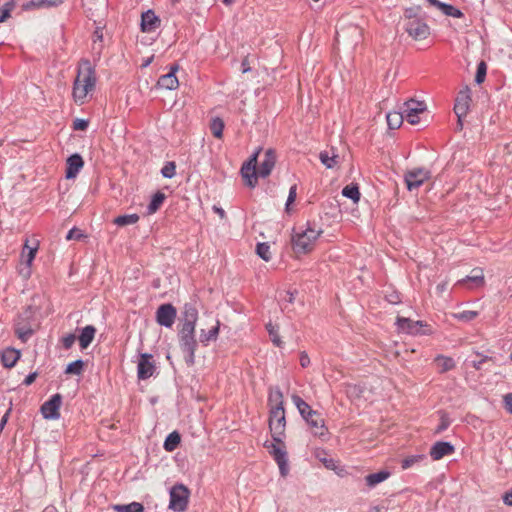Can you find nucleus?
I'll use <instances>...</instances> for the list:
<instances>
[{
	"label": "nucleus",
	"mask_w": 512,
	"mask_h": 512,
	"mask_svg": "<svg viewBox=\"0 0 512 512\" xmlns=\"http://www.w3.org/2000/svg\"><path fill=\"white\" fill-rule=\"evenodd\" d=\"M89 125L88 120L85 119H75L73 121V129L74 130H86Z\"/></svg>",
	"instance_id": "53"
},
{
	"label": "nucleus",
	"mask_w": 512,
	"mask_h": 512,
	"mask_svg": "<svg viewBox=\"0 0 512 512\" xmlns=\"http://www.w3.org/2000/svg\"><path fill=\"white\" fill-rule=\"evenodd\" d=\"M198 320V310L192 304H185L180 329L178 331L179 345L185 354L184 360L187 366L195 364V352L198 346L195 338L196 322Z\"/></svg>",
	"instance_id": "1"
},
{
	"label": "nucleus",
	"mask_w": 512,
	"mask_h": 512,
	"mask_svg": "<svg viewBox=\"0 0 512 512\" xmlns=\"http://www.w3.org/2000/svg\"><path fill=\"white\" fill-rule=\"evenodd\" d=\"M165 194L158 191L156 192L153 196H152V199L147 207V211L149 214H153L155 213L159 208L160 206L163 204L164 200H165Z\"/></svg>",
	"instance_id": "33"
},
{
	"label": "nucleus",
	"mask_w": 512,
	"mask_h": 512,
	"mask_svg": "<svg viewBox=\"0 0 512 512\" xmlns=\"http://www.w3.org/2000/svg\"><path fill=\"white\" fill-rule=\"evenodd\" d=\"M241 176L245 181V184L250 187L254 188L258 183V172L255 167L248 166L246 164H243L241 167Z\"/></svg>",
	"instance_id": "24"
},
{
	"label": "nucleus",
	"mask_w": 512,
	"mask_h": 512,
	"mask_svg": "<svg viewBox=\"0 0 512 512\" xmlns=\"http://www.w3.org/2000/svg\"><path fill=\"white\" fill-rule=\"evenodd\" d=\"M32 321L33 312L31 307H27L25 311L20 313L14 321V333L23 343L27 342L34 334Z\"/></svg>",
	"instance_id": "6"
},
{
	"label": "nucleus",
	"mask_w": 512,
	"mask_h": 512,
	"mask_svg": "<svg viewBox=\"0 0 512 512\" xmlns=\"http://www.w3.org/2000/svg\"><path fill=\"white\" fill-rule=\"evenodd\" d=\"M241 67H242V72L243 73H247V72H249L251 70L250 65H249V61H248V57H245L242 60Z\"/></svg>",
	"instance_id": "60"
},
{
	"label": "nucleus",
	"mask_w": 512,
	"mask_h": 512,
	"mask_svg": "<svg viewBox=\"0 0 512 512\" xmlns=\"http://www.w3.org/2000/svg\"><path fill=\"white\" fill-rule=\"evenodd\" d=\"M276 163V156L274 152L269 149L266 151L263 161L257 169L258 175L261 178H266L270 175Z\"/></svg>",
	"instance_id": "21"
},
{
	"label": "nucleus",
	"mask_w": 512,
	"mask_h": 512,
	"mask_svg": "<svg viewBox=\"0 0 512 512\" xmlns=\"http://www.w3.org/2000/svg\"><path fill=\"white\" fill-rule=\"evenodd\" d=\"M176 315V308L172 304H162L156 311V321L159 325L170 328L175 322Z\"/></svg>",
	"instance_id": "14"
},
{
	"label": "nucleus",
	"mask_w": 512,
	"mask_h": 512,
	"mask_svg": "<svg viewBox=\"0 0 512 512\" xmlns=\"http://www.w3.org/2000/svg\"><path fill=\"white\" fill-rule=\"evenodd\" d=\"M429 2L430 5L436 7L437 9H440L441 5L443 4V2L439 1V0H427Z\"/></svg>",
	"instance_id": "61"
},
{
	"label": "nucleus",
	"mask_w": 512,
	"mask_h": 512,
	"mask_svg": "<svg viewBox=\"0 0 512 512\" xmlns=\"http://www.w3.org/2000/svg\"><path fill=\"white\" fill-rule=\"evenodd\" d=\"M320 230H314L307 228L301 232H296L292 236L293 250L297 254H306L312 251L314 248L315 241L320 236Z\"/></svg>",
	"instance_id": "5"
},
{
	"label": "nucleus",
	"mask_w": 512,
	"mask_h": 512,
	"mask_svg": "<svg viewBox=\"0 0 512 512\" xmlns=\"http://www.w3.org/2000/svg\"><path fill=\"white\" fill-rule=\"evenodd\" d=\"M220 322L217 320L216 325L213 326L209 331L201 330L200 342L204 345H208L210 341H215L219 334Z\"/></svg>",
	"instance_id": "29"
},
{
	"label": "nucleus",
	"mask_w": 512,
	"mask_h": 512,
	"mask_svg": "<svg viewBox=\"0 0 512 512\" xmlns=\"http://www.w3.org/2000/svg\"><path fill=\"white\" fill-rule=\"evenodd\" d=\"M75 340H76L75 334L69 333V334L65 335L64 337H62L61 342H62L63 347L66 350H68L73 346Z\"/></svg>",
	"instance_id": "52"
},
{
	"label": "nucleus",
	"mask_w": 512,
	"mask_h": 512,
	"mask_svg": "<svg viewBox=\"0 0 512 512\" xmlns=\"http://www.w3.org/2000/svg\"><path fill=\"white\" fill-rule=\"evenodd\" d=\"M139 221V215L136 213L120 215L113 220V223L117 226H127L135 224Z\"/></svg>",
	"instance_id": "32"
},
{
	"label": "nucleus",
	"mask_w": 512,
	"mask_h": 512,
	"mask_svg": "<svg viewBox=\"0 0 512 512\" xmlns=\"http://www.w3.org/2000/svg\"><path fill=\"white\" fill-rule=\"evenodd\" d=\"M299 360H300V365L303 368L309 366V364H310V358H309L308 354L305 351L300 353V359Z\"/></svg>",
	"instance_id": "55"
},
{
	"label": "nucleus",
	"mask_w": 512,
	"mask_h": 512,
	"mask_svg": "<svg viewBox=\"0 0 512 512\" xmlns=\"http://www.w3.org/2000/svg\"><path fill=\"white\" fill-rule=\"evenodd\" d=\"M439 10L444 15L450 16V17H453V18H462L464 16L463 12L460 9L454 7L451 4H447V3H444V2L441 5Z\"/></svg>",
	"instance_id": "36"
},
{
	"label": "nucleus",
	"mask_w": 512,
	"mask_h": 512,
	"mask_svg": "<svg viewBox=\"0 0 512 512\" xmlns=\"http://www.w3.org/2000/svg\"><path fill=\"white\" fill-rule=\"evenodd\" d=\"M258 153H259V151H256L254 154H252L250 156V158L248 159V161H246L244 164L256 168Z\"/></svg>",
	"instance_id": "58"
},
{
	"label": "nucleus",
	"mask_w": 512,
	"mask_h": 512,
	"mask_svg": "<svg viewBox=\"0 0 512 512\" xmlns=\"http://www.w3.org/2000/svg\"><path fill=\"white\" fill-rule=\"evenodd\" d=\"M389 476H390V472L389 471L381 470V471L376 472V473L368 474L365 477V482H366V485L369 488H373L377 484H379V483L385 481L386 479H388Z\"/></svg>",
	"instance_id": "27"
},
{
	"label": "nucleus",
	"mask_w": 512,
	"mask_h": 512,
	"mask_svg": "<svg viewBox=\"0 0 512 512\" xmlns=\"http://www.w3.org/2000/svg\"><path fill=\"white\" fill-rule=\"evenodd\" d=\"M426 111V105L423 101L410 99L404 103L403 113L405 119L411 124L420 123V114Z\"/></svg>",
	"instance_id": "10"
},
{
	"label": "nucleus",
	"mask_w": 512,
	"mask_h": 512,
	"mask_svg": "<svg viewBox=\"0 0 512 512\" xmlns=\"http://www.w3.org/2000/svg\"><path fill=\"white\" fill-rule=\"evenodd\" d=\"M161 174L164 178L171 179L176 174V164L173 161H168L161 169Z\"/></svg>",
	"instance_id": "44"
},
{
	"label": "nucleus",
	"mask_w": 512,
	"mask_h": 512,
	"mask_svg": "<svg viewBox=\"0 0 512 512\" xmlns=\"http://www.w3.org/2000/svg\"><path fill=\"white\" fill-rule=\"evenodd\" d=\"M57 3L55 1H52V0H41L39 3H35L33 1H31L29 4H27V7L28 6H37V7H40L42 5H47V6H54L56 5Z\"/></svg>",
	"instance_id": "56"
},
{
	"label": "nucleus",
	"mask_w": 512,
	"mask_h": 512,
	"mask_svg": "<svg viewBox=\"0 0 512 512\" xmlns=\"http://www.w3.org/2000/svg\"><path fill=\"white\" fill-rule=\"evenodd\" d=\"M266 329L269 333V336L273 344L277 347H282L283 341L281 340L278 334V327L269 322L268 324H266Z\"/></svg>",
	"instance_id": "39"
},
{
	"label": "nucleus",
	"mask_w": 512,
	"mask_h": 512,
	"mask_svg": "<svg viewBox=\"0 0 512 512\" xmlns=\"http://www.w3.org/2000/svg\"><path fill=\"white\" fill-rule=\"evenodd\" d=\"M39 243L37 240L33 241V245H30V240L26 239L22 252H21V259L22 261L27 265V267H30L35 255L38 251Z\"/></svg>",
	"instance_id": "23"
},
{
	"label": "nucleus",
	"mask_w": 512,
	"mask_h": 512,
	"mask_svg": "<svg viewBox=\"0 0 512 512\" xmlns=\"http://www.w3.org/2000/svg\"><path fill=\"white\" fill-rule=\"evenodd\" d=\"M161 25V19L152 9H149L141 15V31L144 33L155 32Z\"/></svg>",
	"instance_id": "17"
},
{
	"label": "nucleus",
	"mask_w": 512,
	"mask_h": 512,
	"mask_svg": "<svg viewBox=\"0 0 512 512\" xmlns=\"http://www.w3.org/2000/svg\"><path fill=\"white\" fill-rule=\"evenodd\" d=\"M440 416V423L436 427L434 434H441L444 432L451 424V419L449 417V414L446 411H439Z\"/></svg>",
	"instance_id": "37"
},
{
	"label": "nucleus",
	"mask_w": 512,
	"mask_h": 512,
	"mask_svg": "<svg viewBox=\"0 0 512 512\" xmlns=\"http://www.w3.org/2000/svg\"><path fill=\"white\" fill-rule=\"evenodd\" d=\"M470 89L466 87L458 93V96L454 105V113L457 118H463L467 115L470 107Z\"/></svg>",
	"instance_id": "16"
},
{
	"label": "nucleus",
	"mask_w": 512,
	"mask_h": 512,
	"mask_svg": "<svg viewBox=\"0 0 512 512\" xmlns=\"http://www.w3.org/2000/svg\"><path fill=\"white\" fill-rule=\"evenodd\" d=\"M487 73V65L484 61H481L477 66V71L475 75V82L477 84H481L484 82Z\"/></svg>",
	"instance_id": "46"
},
{
	"label": "nucleus",
	"mask_w": 512,
	"mask_h": 512,
	"mask_svg": "<svg viewBox=\"0 0 512 512\" xmlns=\"http://www.w3.org/2000/svg\"><path fill=\"white\" fill-rule=\"evenodd\" d=\"M156 371V365L153 355L150 353H141L137 365V377L139 380H146L153 376Z\"/></svg>",
	"instance_id": "13"
},
{
	"label": "nucleus",
	"mask_w": 512,
	"mask_h": 512,
	"mask_svg": "<svg viewBox=\"0 0 512 512\" xmlns=\"http://www.w3.org/2000/svg\"><path fill=\"white\" fill-rule=\"evenodd\" d=\"M424 459H425V455H423V454L408 456L401 461V467L404 470L408 469V468L412 467L414 464H416Z\"/></svg>",
	"instance_id": "42"
},
{
	"label": "nucleus",
	"mask_w": 512,
	"mask_h": 512,
	"mask_svg": "<svg viewBox=\"0 0 512 512\" xmlns=\"http://www.w3.org/2000/svg\"><path fill=\"white\" fill-rule=\"evenodd\" d=\"M291 399L302 418L309 425L311 432L315 436H325L327 434V428L325 426L324 419L321 417L318 411L313 410L311 406L297 394H293Z\"/></svg>",
	"instance_id": "4"
},
{
	"label": "nucleus",
	"mask_w": 512,
	"mask_h": 512,
	"mask_svg": "<svg viewBox=\"0 0 512 512\" xmlns=\"http://www.w3.org/2000/svg\"><path fill=\"white\" fill-rule=\"evenodd\" d=\"M320 161L323 165H325L327 168H333L337 164V155L329 156L328 152L324 151L321 152L319 155Z\"/></svg>",
	"instance_id": "43"
},
{
	"label": "nucleus",
	"mask_w": 512,
	"mask_h": 512,
	"mask_svg": "<svg viewBox=\"0 0 512 512\" xmlns=\"http://www.w3.org/2000/svg\"><path fill=\"white\" fill-rule=\"evenodd\" d=\"M256 253L261 259H263L266 262H268L271 259L270 246L265 242L257 244Z\"/></svg>",
	"instance_id": "40"
},
{
	"label": "nucleus",
	"mask_w": 512,
	"mask_h": 512,
	"mask_svg": "<svg viewBox=\"0 0 512 512\" xmlns=\"http://www.w3.org/2000/svg\"><path fill=\"white\" fill-rule=\"evenodd\" d=\"M297 294V291H286L285 296L283 299L280 300L282 309L287 308V304H292L295 301V296Z\"/></svg>",
	"instance_id": "48"
},
{
	"label": "nucleus",
	"mask_w": 512,
	"mask_h": 512,
	"mask_svg": "<svg viewBox=\"0 0 512 512\" xmlns=\"http://www.w3.org/2000/svg\"><path fill=\"white\" fill-rule=\"evenodd\" d=\"M387 124L390 129H398L405 119L403 111H392L386 115Z\"/></svg>",
	"instance_id": "30"
},
{
	"label": "nucleus",
	"mask_w": 512,
	"mask_h": 512,
	"mask_svg": "<svg viewBox=\"0 0 512 512\" xmlns=\"http://www.w3.org/2000/svg\"><path fill=\"white\" fill-rule=\"evenodd\" d=\"M420 9L421 8L419 6L407 8L405 10V13H404L406 20L410 21V20H414V19L420 18L418 16V12H419Z\"/></svg>",
	"instance_id": "51"
},
{
	"label": "nucleus",
	"mask_w": 512,
	"mask_h": 512,
	"mask_svg": "<svg viewBox=\"0 0 512 512\" xmlns=\"http://www.w3.org/2000/svg\"><path fill=\"white\" fill-rule=\"evenodd\" d=\"M224 122L220 117H214L210 123V130L214 137L220 139L223 136Z\"/></svg>",
	"instance_id": "35"
},
{
	"label": "nucleus",
	"mask_w": 512,
	"mask_h": 512,
	"mask_svg": "<svg viewBox=\"0 0 512 512\" xmlns=\"http://www.w3.org/2000/svg\"><path fill=\"white\" fill-rule=\"evenodd\" d=\"M14 7L15 4L13 0L6 2L2 6V8L0 9V23H3L10 17V14L13 11Z\"/></svg>",
	"instance_id": "45"
},
{
	"label": "nucleus",
	"mask_w": 512,
	"mask_h": 512,
	"mask_svg": "<svg viewBox=\"0 0 512 512\" xmlns=\"http://www.w3.org/2000/svg\"><path fill=\"white\" fill-rule=\"evenodd\" d=\"M168 508L174 512H184L188 508L190 490L182 483H177L170 489Z\"/></svg>",
	"instance_id": "7"
},
{
	"label": "nucleus",
	"mask_w": 512,
	"mask_h": 512,
	"mask_svg": "<svg viewBox=\"0 0 512 512\" xmlns=\"http://www.w3.org/2000/svg\"><path fill=\"white\" fill-rule=\"evenodd\" d=\"M466 281L474 282V283H476L477 285H483V284H484V275H483V273L480 271V273H479V274H475V275L467 276L466 278H464V279L460 280V281H459V283L466 282Z\"/></svg>",
	"instance_id": "49"
},
{
	"label": "nucleus",
	"mask_w": 512,
	"mask_h": 512,
	"mask_svg": "<svg viewBox=\"0 0 512 512\" xmlns=\"http://www.w3.org/2000/svg\"><path fill=\"white\" fill-rule=\"evenodd\" d=\"M62 404V396L54 394L48 401L41 406V413L45 419H58L60 417L59 409Z\"/></svg>",
	"instance_id": "15"
},
{
	"label": "nucleus",
	"mask_w": 512,
	"mask_h": 512,
	"mask_svg": "<svg viewBox=\"0 0 512 512\" xmlns=\"http://www.w3.org/2000/svg\"><path fill=\"white\" fill-rule=\"evenodd\" d=\"M478 316L477 311L465 310L453 314V317L462 322H470Z\"/></svg>",
	"instance_id": "41"
},
{
	"label": "nucleus",
	"mask_w": 512,
	"mask_h": 512,
	"mask_svg": "<svg viewBox=\"0 0 512 512\" xmlns=\"http://www.w3.org/2000/svg\"><path fill=\"white\" fill-rule=\"evenodd\" d=\"M455 447L447 441H437L430 448L429 455L433 460H440L445 456L452 455Z\"/></svg>",
	"instance_id": "19"
},
{
	"label": "nucleus",
	"mask_w": 512,
	"mask_h": 512,
	"mask_svg": "<svg viewBox=\"0 0 512 512\" xmlns=\"http://www.w3.org/2000/svg\"><path fill=\"white\" fill-rule=\"evenodd\" d=\"M485 361H486V358L481 359L480 361H477V362L475 361V362L473 363V367H474L476 370H480V369H481V367H482V364H483Z\"/></svg>",
	"instance_id": "62"
},
{
	"label": "nucleus",
	"mask_w": 512,
	"mask_h": 512,
	"mask_svg": "<svg viewBox=\"0 0 512 512\" xmlns=\"http://www.w3.org/2000/svg\"><path fill=\"white\" fill-rule=\"evenodd\" d=\"M388 300L390 303L397 304L400 301V298L398 295H391Z\"/></svg>",
	"instance_id": "63"
},
{
	"label": "nucleus",
	"mask_w": 512,
	"mask_h": 512,
	"mask_svg": "<svg viewBox=\"0 0 512 512\" xmlns=\"http://www.w3.org/2000/svg\"><path fill=\"white\" fill-rule=\"evenodd\" d=\"M178 64L170 66L169 72L162 75L157 82V86L167 90H174L179 86V81L176 77V72L179 70Z\"/></svg>",
	"instance_id": "18"
},
{
	"label": "nucleus",
	"mask_w": 512,
	"mask_h": 512,
	"mask_svg": "<svg viewBox=\"0 0 512 512\" xmlns=\"http://www.w3.org/2000/svg\"><path fill=\"white\" fill-rule=\"evenodd\" d=\"M434 362L437 365L439 373H446L454 369L456 365L453 358L445 355H437L434 359Z\"/></svg>",
	"instance_id": "26"
},
{
	"label": "nucleus",
	"mask_w": 512,
	"mask_h": 512,
	"mask_svg": "<svg viewBox=\"0 0 512 512\" xmlns=\"http://www.w3.org/2000/svg\"><path fill=\"white\" fill-rule=\"evenodd\" d=\"M95 334L96 328L93 325L85 326L78 337L80 347L86 349L92 343Z\"/></svg>",
	"instance_id": "25"
},
{
	"label": "nucleus",
	"mask_w": 512,
	"mask_h": 512,
	"mask_svg": "<svg viewBox=\"0 0 512 512\" xmlns=\"http://www.w3.org/2000/svg\"><path fill=\"white\" fill-rule=\"evenodd\" d=\"M112 509L116 512H144L143 504L136 501L129 504H114Z\"/></svg>",
	"instance_id": "28"
},
{
	"label": "nucleus",
	"mask_w": 512,
	"mask_h": 512,
	"mask_svg": "<svg viewBox=\"0 0 512 512\" xmlns=\"http://www.w3.org/2000/svg\"><path fill=\"white\" fill-rule=\"evenodd\" d=\"M430 178V171L424 168L412 169L405 173L404 180L409 191L418 189Z\"/></svg>",
	"instance_id": "12"
},
{
	"label": "nucleus",
	"mask_w": 512,
	"mask_h": 512,
	"mask_svg": "<svg viewBox=\"0 0 512 512\" xmlns=\"http://www.w3.org/2000/svg\"><path fill=\"white\" fill-rule=\"evenodd\" d=\"M84 237L85 235L82 233V231L76 227L69 230V232L66 235L67 240H80Z\"/></svg>",
	"instance_id": "50"
},
{
	"label": "nucleus",
	"mask_w": 512,
	"mask_h": 512,
	"mask_svg": "<svg viewBox=\"0 0 512 512\" xmlns=\"http://www.w3.org/2000/svg\"><path fill=\"white\" fill-rule=\"evenodd\" d=\"M96 85L95 69L90 60L82 59L78 66V73L73 83L72 96L77 104H84L88 94Z\"/></svg>",
	"instance_id": "3"
},
{
	"label": "nucleus",
	"mask_w": 512,
	"mask_h": 512,
	"mask_svg": "<svg viewBox=\"0 0 512 512\" xmlns=\"http://www.w3.org/2000/svg\"><path fill=\"white\" fill-rule=\"evenodd\" d=\"M269 429L273 441L283 444L286 429L283 393L279 387L271 388L268 395Z\"/></svg>",
	"instance_id": "2"
},
{
	"label": "nucleus",
	"mask_w": 512,
	"mask_h": 512,
	"mask_svg": "<svg viewBox=\"0 0 512 512\" xmlns=\"http://www.w3.org/2000/svg\"><path fill=\"white\" fill-rule=\"evenodd\" d=\"M323 462H324V464H325V466H326L327 468H331V467H332V465H333V460H332V459H329V460L324 459V461H323Z\"/></svg>",
	"instance_id": "64"
},
{
	"label": "nucleus",
	"mask_w": 512,
	"mask_h": 512,
	"mask_svg": "<svg viewBox=\"0 0 512 512\" xmlns=\"http://www.w3.org/2000/svg\"><path fill=\"white\" fill-rule=\"evenodd\" d=\"M66 165H67V167H66L65 177L67 179H73L77 176V174L83 168L84 161L80 154L75 153L68 157Z\"/></svg>",
	"instance_id": "20"
},
{
	"label": "nucleus",
	"mask_w": 512,
	"mask_h": 512,
	"mask_svg": "<svg viewBox=\"0 0 512 512\" xmlns=\"http://www.w3.org/2000/svg\"><path fill=\"white\" fill-rule=\"evenodd\" d=\"M296 196H297V185L294 184L289 189V194H288V198H287L286 205H285L286 212L290 211V205L295 201Z\"/></svg>",
	"instance_id": "47"
},
{
	"label": "nucleus",
	"mask_w": 512,
	"mask_h": 512,
	"mask_svg": "<svg viewBox=\"0 0 512 512\" xmlns=\"http://www.w3.org/2000/svg\"><path fill=\"white\" fill-rule=\"evenodd\" d=\"M20 356V350L12 347H7L1 353V363L5 368H12L20 359Z\"/></svg>",
	"instance_id": "22"
},
{
	"label": "nucleus",
	"mask_w": 512,
	"mask_h": 512,
	"mask_svg": "<svg viewBox=\"0 0 512 512\" xmlns=\"http://www.w3.org/2000/svg\"><path fill=\"white\" fill-rule=\"evenodd\" d=\"M342 195L357 203L360 200L361 194L357 184H350L342 189Z\"/></svg>",
	"instance_id": "34"
},
{
	"label": "nucleus",
	"mask_w": 512,
	"mask_h": 512,
	"mask_svg": "<svg viewBox=\"0 0 512 512\" xmlns=\"http://www.w3.org/2000/svg\"><path fill=\"white\" fill-rule=\"evenodd\" d=\"M405 31L414 40H423L430 35V27L422 18L407 21Z\"/></svg>",
	"instance_id": "11"
},
{
	"label": "nucleus",
	"mask_w": 512,
	"mask_h": 512,
	"mask_svg": "<svg viewBox=\"0 0 512 512\" xmlns=\"http://www.w3.org/2000/svg\"><path fill=\"white\" fill-rule=\"evenodd\" d=\"M503 502L508 506H512V489L504 494Z\"/></svg>",
	"instance_id": "59"
},
{
	"label": "nucleus",
	"mask_w": 512,
	"mask_h": 512,
	"mask_svg": "<svg viewBox=\"0 0 512 512\" xmlns=\"http://www.w3.org/2000/svg\"><path fill=\"white\" fill-rule=\"evenodd\" d=\"M37 376H38V373H37V372H32V373H30V374H29V375H27V376H26V378L23 380V383H22V384H23V385H25V386H29V385H31V384L35 381V379H36V377H37Z\"/></svg>",
	"instance_id": "57"
},
{
	"label": "nucleus",
	"mask_w": 512,
	"mask_h": 512,
	"mask_svg": "<svg viewBox=\"0 0 512 512\" xmlns=\"http://www.w3.org/2000/svg\"><path fill=\"white\" fill-rule=\"evenodd\" d=\"M84 369V362L81 359L69 363L65 369L66 374L80 375Z\"/></svg>",
	"instance_id": "38"
},
{
	"label": "nucleus",
	"mask_w": 512,
	"mask_h": 512,
	"mask_svg": "<svg viewBox=\"0 0 512 512\" xmlns=\"http://www.w3.org/2000/svg\"><path fill=\"white\" fill-rule=\"evenodd\" d=\"M396 325L398 330L410 334V335H427L430 334L431 331H422L421 328L427 327V323L421 320L413 321L407 317H397Z\"/></svg>",
	"instance_id": "9"
},
{
	"label": "nucleus",
	"mask_w": 512,
	"mask_h": 512,
	"mask_svg": "<svg viewBox=\"0 0 512 512\" xmlns=\"http://www.w3.org/2000/svg\"><path fill=\"white\" fill-rule=\"evenodd\" d=\"M505 409L512 414V393H508L503 398Z\"/></svg>",
	"instance_id": "54"
},
{
	"label": "nucleus",
	"mask_w": 512,
	"mask_h": 512,
	"mask_svg": "<svg viewBox=\"0 0 512 512\" xmlns=\"http://www.w3.org/2000/svg\"><path fill=\"white\" fill-rule=\"evenodd\" d=\"M264 447L268 450L270 455L279 466L280 474L286 476L288 473V457L285 444L277 443L275 441L264 443Z\"/></svg>",
	"instance_id": "8"
},
{
	"label": "nucleus",
	"mask_w": 512,
	"mask_h": 512,
	"mask_svg": "<svg viewBox=\"0 0 512 512\" xmlns=\"http://www.w3.org/2000/svg\"><path fill=\"white\" fill-rule=\"evenodd\" d=\"M181 436L177 431L171 432L164 441V449L168 452L174 451L180 444Z\"/></svg>",
	"instance_id": "31"
}]
</instances>
